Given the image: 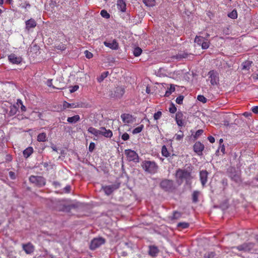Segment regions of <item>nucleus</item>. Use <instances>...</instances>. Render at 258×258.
Segmentation results:
<instances>
[{"label": "nucleus", "instance_id": "864d4df0", "mask_svg": "<svg viewBox=\"0 0 258 258\" xmlns=\"http://www.w3.org/2000/svg\"><path fill=\"white\" fill-rule=\"evenodd\" d=\"M71 186L70 185H67L63 189V191L65 193H69L71 191Z\"/></svg>", "mask_w": 258, "mask_h": 258}, {"label": "nucleus", "instance_id": "37998d69", "mask_svg": "<svg viewBox=\"0 0 258 258\" xmlns=\"http://www.w3.org/2000/svg\"><path fill=\"white\" fill-rule=\"evenodd\" d=\"M215 256V253L214 252H208L205 254L204 257L205 258H213Z\"/></svg>", "mask_w": 258, "mask_h": 258}, {"label": "nucleus", "instance_id": "b1692460", "mask_svg": "<svg viewBox=\"0 0 258 258\" xmlns=\"http://www.w3.org/2000/svg\"><path fill=\"white\" fill-rule=\"evenodd\" d=\"M33 153V149L31 147H29L23 151V155L25 158H27Z\"/></svg>", "mask_w": 258, "mask_h": 258}, {"label": "nucleus", "instance_id": "c9c22d12", "mask_svg": "<svg viewBox=\"0 0 258 258\" xmlns=\"http://www.w3.org/2000/svg\"><path fill=\"white\" fill-rule=\"evenodd\" d=\"M230 176L231 178L233 180H234L236 182H238L239 181H240V177H239V174L238 173H236L234 174L231 173Z\"/></svg>", "mask_w": 258, "mask_h": 258}, {"label": "nucleus", "instance_id": "774afa93", "mask_svg": "<svg viewBox=\"0 0 258 258\" xmlns=\"http://www.w3.org/2000/svg\"><path fill=\"white\" fill-rule=\"evenodd\" d=\"M252 77L253 79L258 80V73L253 74Z\"/></svg>", "mask_w": 258, "mask_h": 258}, {"label": "nucleus", "instance_id": "a878e982", "mask_svg": "<svg viewBox=\"0 0 258 258\" xmlns=\"http://www.w3.org/2000/svg\"><path fill=\"white\" fill-rule=\"evenodd\" d=\"M175 86L173 84H171L170 87L168 88L167 90H166L165 94V96H169L172 94V93L175 91Z\"/></svg>", "mask_w": 258, "mask_h": 258}, {"label": "nucleus", "instance_id": "a18cd8bd", "mask_svg": "<svg viewBox=\"0 0 258 258\" xmlns=\"http://www.w3.org/2000/svg\"><path fill=\"white\" fill-rule=\"evenodd\" d=\"M79 88V87L78 85H75L73 86H71L70 87V93H72L75 92V91H77Z\"/></svg>", "mask_w": 258, "mask_h": 258}, {"label": "nucleus", "instance_id": "8fccbe9b", "mask_svg": "<svg viewBox=\"0 0 258 258\" xmlns=\"http://www.w3.org/2000/svg\"><path fill=\"white\" fill-rule=\"evenodd\" d=\"M84 53L86 57L87 58L90 59L93 57V54L91 52H89L88 50H85Z\"/></svg>", "mask_w": 258, "mask_h": 258}, {"label": "nucleus", "instance_id": "f257e3e1", "mask_svg": "<svg viewBox=\"0 0 258 258\" xmlns=\"http://www.w3.org/2000/svg\"><path fill=\"white\" fill-rule=\"evenodd\" d=\"M141 166L145 172L150 174L156 173L159 169L157 163L154 161L144 160L142 161Z\"/></svg>", "mask_w": 258, "mask_h": 258}, {"label": "nucleus", "instance_id": "4c0bfd02", "mask_svg": "<svg viewBox=\"0 0 258 258\" xmlns=\"http://www.w3.org/2000/svg\"><path fill=\"white\" fill-rule=\"evenodd\" d=\"M177 110L175 105L173 103H171L169 107V111L171 113H174Z\"/></svg>", "mask_w": 258, "mask_h": 258}, {"label": "nucleus", "instance_id": "bf43d9fd", "mask_svg": "<svg viewBox=\"0 0 258 258\" xmlns=\"http://www.w3.org/2000/svg\"><path fill=\"white\" fill-rule=\"evenodd\" d=\"M46 84L49 87H52L53 88H55V87L52 86V80H47Z\"/></svg>", "mask_w": 258, "mask_h": 258}, {"label": "nucleus", "instance_id": "0eeeda50", "mask_svg": "<svg viewBox=\"0 0 258 258\" xmlns=\"http://www.w3.org/2000/svg\"><path fill=\"white\" fill-rule=\"evenodd\" d=\"M209 77L210 79V83L212 85H217L219 84V74L214 70L211 71L208 73Z\"/></svg>", "mask_w": 258, "mask_h": 258}, {"label": "nucleus", "instance_id": "ea45409f", "mask_svg": "<svg viewBox=\"0 0 258 258\" xmlns=\"http://www.w3.org/2000/svg\"><path fill=\"white\" fill-rule=\"evenodd\" d=\"M55 48L57 50H60V51H63V50H66V45L61 43V44H59L56 45L55 46Z\"/></svg>", "mask_w": 258, "mask_h": 258}, {"label": "nucleus", "instance_id": "473e14b6", "mask_svg": "<svg viewBox=\"0 0 258 258\" xmlns=\"http://www.w3.org/2000/svg\"><path fill=\"white\" fill-rule=\"evenodd\" d=\"M74 104V108H83L86 107L87 105L86 103L82 102H73Z\"/></svg>", "mask_w": 258, "mask_h": 258}, {"label": "nucleus", "instance_id": "412c9836", "mask_svg": "<svg viewBox=\"0 0 258 258\" xmlns=\"http://www.w3.org/2000/svg\"><path fill=\"white\" fill-rule=\"evenodd\" d=\"M88 132L96 137H98L100 135L101 129L97 130L93 127H89L88 129Z\"/></svg>", "mask_w": 258, "mask_h": 258}, {"label": "nucleus", "instance_id": "6ab92c4d", "mask_svg": "<svg viewBox=\"0 0 258 258\" xmlns=\"http://www.w3.org/2000/svg\"><path fill=\"white\" fill-rule=\"evenodd\" d=\"M101 133L100 135L103 136L106 138H110L112 137V132L110 130H106L104 127H100Z\"/></svg>", "mask_w": 258, "mask_h": 258}, {"label": "nucleus", "instance_id": "aec40b11", "mask_svg": "<svg viewBox=\"0 0 258 258\" xmlns=\"http://www.w3.org/2000/svg\"><path fill=\"white\" fill-rule=\"evenodd\" d=\"M117 6L121 12H124L126 11V4L124 0H117Z\"/></svg>", "mask_w": 258, "mask_h": 258}, {"label": "nucleus", "instance_id": "f03ea898", "mask_svg": "<svg viewBox=\"0 0 258 258\" xmlns=\"http://www.w3.org/2000/svg\"><path fill=\"white\" fill-rule=\"evenodd\" d=\"M209 34H207V37L201 36H196L195 38V42L199 46H201L203 49H207L209 47L210 41L208 40Z\"/></svg>", "mask_w": 258, "mask_h": 258}, {"label": "nucleus", "instance_id": "6e6552de", "mask_svg": "<svg viewBox=\"0 0 258 258\" xmlns=\"http://www.w3.org/2000/svg\"><path fill=\"white\" fill-rule=\"evenodd\" d=\"M120 117L125 125L132 124L135 121V118L132 115L128 113L122 114Z\"/></svg>", "mask_w": 258, "mask_h": 258}, {"label": "nucleus", "instance_id": "13d9d810", "mask_svg": "<svg viewBox=\"0 0 258 258\" xmlns=\"http://www.w3.org/2000/svg\"><path fill=\"white\" fill-rule=\"evenodd\" d=\"M9 174L11 179H14L15 178V174L14 172L10 171Z\"/></svg>", "mask_w": 258, "mask_h": 258}, {"label": "nucleus", "instance_id": "338daca9", "mask_svg": "<svg viewBox=\"0 0 258 258\" xmlns=\"http://www.w3.org/2000/svg\"><path fill=\"white\" fill-rule=\"evenodd\" d=\"M179 56L180 57L186 58L187 57V54L184 53L182 54H180Z\"/></svg>", "mask_w": 258, "mask_h": 258}, {"label": "nucleus", "instance_id": "c85d7f7f", "mask_svg": "<svg viewBox=\"0 0 258 258\" xmlns=\"http://www.w3.org/2000/svg\"><path fill=\"white\" fill-rule=\"evenodd\" d=\"M109 74L108 72H104L101 74V75L97 78L98 82L101 83L102 82L105 78H106Z\"/></svg>", "mask_w": 258, "mask_h": 258}, {"label": "nucleus", "instance_id": "20e7f679", "mask_svg": "<svg viewBox=\"0 0 258 258\" xmlns=\"http://www.w3.org/2000/svg\"><path fill=\"white\" fill-rule=\"evenodd\" d=\"M161 187L165 191H172L175 189L173 181L171 180L164 179L160 183Z\"/></svg>", "mask_w": 258, "mask_h": 258}, {"label": "nucleus", "instance_id": "393cba45", "mask_svg": "<svg viewBox=\"0 0 258 258\" xmlns=\"http://www.w3.org/2000/svg\"><path fill=\"white\" fill-rule=\"evenodd\" d=\"M37 140L38 142H44L47 140L46 134L44 133H40L37 136Z\"/></svg>", "mask_w": 258, "mask_h": 258}, {"label": "nucleus", "instance_id": "a211bd4d", "mask_svg": "<svg viewBox=\"0 0 258 258\" xmlns=\"http://www.w3.org/2000/svg\"><path fill=\"white\" fill-rule=\"evenodd\" d=\"M26 29L29 30L31 28H34L36 26L37 23L35 20L30 19L25 22Z\"/></svg>", "mask_w": 258, "mask_h": 258}, {"label": "nucleus", "instance_id": "9b49d317", "mask_svg": "<svg viewBox=\"0 0 258 258\" xmlns=\"http://www.w3.org/2000/svg\"><path fill=\"white\" fill-rule=\"evenodd\" d=\"M253 247V244L252 243H246L238 246L236 247H234L233 249L236 248L239 251H250Z\"/></svg>", "mask_w": 258, "mask_h": 258}, {"label": "nucleus", "instance_id": "603ef678", "mask_svg": "<svg viewBox=\"0 0 258 258\" xmlns=\"http://www.w3.org/2000/svg\"><path fill=\"white\" fill-rule=\"evenodd\" d=\"M95 143H94L93 142L90 143V145L89 146V151L90 152H93V151L95 149Z\"/></svg>", "mask_w": 258, "mask_h": 258}, {"label": "nucleus", "instance_id": "f8f14e48", "mask_svg": "<svg viewBox=\"0 0 258 258\" xmlns=\"http://www.w3.org/2000/svg\"><path fill=\"white\" fill-rule=\"evenodd\" d=\"M194 150L198 155H201L204 149V145L200 142H197L194 145Z\"/></svg>", "mask_w": 258, "mask_h": 258}, {"label": "nucleus", "instance_id": "bb28decb", "mask_svg": "<svg viewBox=\"0 0 258 258\" xmlns=\"http://www.w3.org/2000/svg\"><path fill=\"white\" fill-rule=\"evenodd\" d=\"M62 107L64 109L67 108H75L73 103H69L66 101H64L62 103Z\"/></svg>", "mask_w": 258, "mask_h": 258}, {"label": "nucleus", "instance_id": "052dcab7", "mask_svg": "<svg viewBox=\"0 0 258 258\" xmlns=\"http://www.w3.org/2000/svg\"><path fill=\"white\" fill-rule=\"evenodd\" d=\"M208 139L209 141L211 143H213L215 142V138L212 136L208 137Z\"/></svg>", "mask_w": 258, "mask_h": 258}, {"label": "nucleus", "instance_id": "dca6fc26", "mask_svg": "<svg viewBox=\"0 0 258 258\" xmlns=\"http://www.w3.org/2000/svg\"><path fill=\"white\" fill-rule=\"evenodd\" d=\"M208 172L206 170H202L200 173V180L202 186H205L207 181Z\"/></svg>", "mask_w": 258, "mask_h": 258}, {"label": "nucleus", "instance_id": "39448f33", "mask_svg": "<svg viewBox=\"0 0 258 258\" xmlns=\"http://www.w3.org/2000/svg\"><path fill=\"white\" fill-rule=\"evenodd\" d=\"M125 154L128 161H133L135 163L139 162V155L135 151L131 149L125 150Z\"/></svg>", "mask_w": 258, "mask_h": 258}, {"label": "nucleus", "instance_id": "79ce46f5", "mask_svg": "<svg viewBox=\"0 0 258 258\" xmlns=\"http://www.w3.org/2000/svg\"><path fill=\"white\" fill-rule=\"evenodd\" d=\"M197 99L203 103H206L207 102V99L203 95H198L197 97Z\"/></svg>", "mask_w": 258, "mask_h": 258}, {"label": "nucleus", "instance_id": "e433bc0d", "mask_svg": "<svg viewBox=\"0 0 258 258\" xmlns=\"http://www.w3.org/2000/svg\"><path fill=\"white\" fill-rule=\"evenodd\" d=\"M188 226L189 224L186 222H180L178 223L177 224V227L179 228H181L182 229L187 228V227H188Z\"/></svg>", "mask_w": 258, "mask_h": 258}, {"label": "nucleus", "instance_id": "49530a36", "mask_svg": "<svg viewBox=\"0 0 258 258\" xmlns=\"http://www.w3.org/2000/svg\"><path fill=\"white\" fill-rule=\"evenodd\" d=\"M180 134H176L175 135V139L177 141L181 140L183 137V134L182 133V132L180 131Z\"/></svg>", "mask_w": 258, "mask_h": 258}, {"label": "nucleus", "instance_id": "72a5a7b5", "mask_svg": "<svg viewBox=\"0 0 258 258\" xmlns=\"http://www.w3.org/2000/svg\"><path fill=\"white\" fill-rule=\"evenodd\" d=\"M228 16L233 19H236L237 18V12L236 10H233L231 12L228 14Z\"/></svg>", "mask_w": 258, "mask_h": 258}, {"label": "nucleus", "instance_id": "2eb2a0df", "mask_svg": "<svg viewBox=\"0 0 258 258\" xmlns=\"http://www.w3.org/2000/svg\"><path fill=\"white\" fill-rule=\"evenodd\" d=\"M8 59L13 64H20L22 61V58L17 56L15 54L9 55L8 56Z\"/></svg>", "mask_w": 258, "mask_h": 258}, {"label": "nucleus", "instance_id": "680f3d73", "mask_svg": "<svg viewBox=\"0 0 258 258\" xmlns=\"http://www.w3.org/2000/svg\"><path fill=\"white\" fill-rule=\"evenodd\" d=\"M219 150H220L221 152L223 154H224V153H225V147H224V146L223 145L221 146H220L217 151H218Z\"/></svg>", "mask_w": 258, "mask_h": 258}, {"label": "nucleus", "instance_id": "2f4dec72", "mask_svg": "<svg viewBox=\"0 0 258 258\" xmlns=\"http://www.w3.org/2000/svg\"><path fill=\"white\" fill-rule=\"evenodd\" d=\"M143 128H144V125L141 124L140 126H139L137 127L134 129L132 131V133L134 135L139 134L142 131Z\"/></svg>", "mask_w": 258, "mask_h": 258}, {"label": "nucleus", "instance_id": "6e6d98bb", "mask_svg": "<svg viewBox=\"0 0 258 258\" xmlns=\"http://www.w3.org/2000/svg\"><path fill=\"white\" fill-rule=\"evenodd\" d=\"M252 111L256 114L258 113V106H253L251 109Z\"/></svg>", "mask_w": 258, "mask_h": 258}, {"label": "nucleus", "instance_id": "c756f323", "mask_svg": "<svg viewBox=\"0 0 258 258\" xmlns=\"http://www.w3.org/2000/svg\"><path fill=\"white\" fill-rule=\"evenodd\" d=\"M142 52V50L139 47H137L135 48L133 50V54L136 57L140 56Z\"/></svg>", "mask_w": 258, "mask_h": 258}, {"label": "nucleus", "instance_id": "f3484780", "mask_svg": "<svg viewBox=\"0 0 258 258\" xmlns=\"http://www.w3.org/2000/svg\"><path fill=\"white\" fill-rule=\"evenodd\" d=\"M183 114L181 111H178L175 115V120L177 125L182 126L183 125Z\"/></svg>", "mask_w": 258, "mask_h": 258}, {"label": "nucleus", "instance_id": "4d7b16f0", "mask_svg": "<svg viewBox=\"0 0 258 258\" xmlns=\"http://www.w3.org/2000/svg\"><path fill=\"white\" fill-rule=\"evenodd\" d=\"M53 185L54 186L55 188H58L60 187V183L57 181H53L52 182Z\"/></svg>", "mask_w": 258, "mask_h": 258}, {"label": "nucleus", "instance_id": "5fc2aeb1", "mask_svg": "<svg viewBox=\"0 0 258 258\" xmlns=\"http://www.w3.org/2000/svg\"><path fill=\"white\" fill-rule=\"evenodd\" d=\"M116 91H119L120 92V95H116L117 97H120L122 96V95L124 94V90L121 87L117 88L116 89Z\"/></svg>", "mask_w": 258, "mask_h": 258}, {"label": "nucleus", "instance_id": "a19ab883", "mask_svg": "<svg viewBox=\"0 0 258 258\" xmlns=\"http://www.w3.org/2000/svg\"><path fill=\"white\" fill-rule=\"evenodd\" d=\"M162 112L160 111H158L157 112H156L155 113H154V119L155 120H158L159 118H160V117L162 116Z\"/></svg>", "mask_w": 258, "mask_h": 258}, {"label": "nucleus", "instance_id": "1a4fd4ad", "mask_svg": "<svg viewBox=\"0 0 258 258\" xmlns=\"http://www.w3.org/2000/svg\"><path fill=\"white\" fill-rule=\"evenodd\" d=\"M190 176V173L187 171L182 169H178L176 173V177L177 179L182 180L187 179Z\"/></svg>", "mask_w": 258, "mask_h": 258}, {"label": "nucleus", "instance_id": "ddd939ff", "mask_svg": "<svg viewBox=\"0 0 258 258\" xmlns=\"http://www.w3.org/2000/svg\"><path fill=\"white\" fill-rule=\"evenodd\" d=\"M119 187V185L115 184L102 186V189L107 195H110L115 189Z\"/></svg>", "mask_w": 258, "mask_h": 258}, {"label": "nucleus", "instance_id": "e2e57ef3", "mask_svg": "<svg viewBox=\"0 0 258 258\" xmlns=\"http://www.w3.org/2000/svg\"><path fill=\"white\" fill-rule=\"evenodd\" d=\"M21 110L22 112H25L26 111V107L23 104H22L21 105Z\"/></svg>", "mask_w": 258, "mask_h": 258}, {"label": "nucleus", "instance_id": "69168bd1", "mask_svg": "<svg viewBox=\"0 0 258 258\" xmlns=\"http://www.w3.org/2000/svg\"><path fill=\"white\" fill-rule=\"evenodd\" d=\"M146 92L147 94H150L151 92L150 88L149 86H147L146 89Z\"/></svg>", "mask_w": 258, "mask_h": 258}, {"label": "nucleus", "instance_id": "5701e85b", "mask_svg": "<svg viewBox=\"0 0 258 258\" xmlns=\"http://www.w3.org/2000/svg\"><path fill=\"white\" fill-rule=\"evenodd\" d=\"M80 120V117L79 115H75L72 117H69L67 118V121L70 123H75Z\"/></svg>", "mask_w": 258, "mask_h": 258}, {"label": "nucleus", "instance_id": "4468645a", "mask_svg": "<svg viewBox=\"0 0 258 258\" xmlns=\"http://www.w3.org/2000/svg\"><path fill=\"white\" fill-rule=\"evenodd\" d=\"M22 247L27 254H31L34 252L35 249L34 245L30 242L27 244H23Z\"/></svg>", "mask_w": 258, "mask_h": 258}, {"label": "nucleus", "instance_id": "de8ad7c7", "mask_svg": "<svg viewBox=\"0 0 258 258\" xmlns=\"http://www.w3.org/2000/svg\"><path fill=\"white\" fill-rule=\"evenodd\" d=\"M183 99V96H179L176 98V102L178 104H181L182 103Z\"/></svg>", "mask_w": 258, "mask_h": 258}, {"label": "nucleus", "instance_id": "cd10ccee", "mask_svg": "<svg viewBox=\"0 0 258 258\" xmlns=\"http://www.w3.org/2000/svg\"><path fill=\"white\" fill-rule=\"evenodd\" d=\"M161 153L162 156L165 157H168L170 156V153H169L165 145H164L162 147Z\"/></svg>", "mask_w": 258, "mask_h": 258}, {"label": "nucleus", "instance_id": "58836bf2", "mask_svg": "<svg viewBox=\"0 0 258 258\" xmlns=\"http://www.w3.org/2000/svg\"><path fill=\"white\" fill-rule=\"evenodd\" d=\"M101 16L105 18H109L110 17V15L107 13L106 10H103L100 12Z\"/></svg>", "mask_w": 258, "mask_h": 258}, {"label": "nucleus", "instance_id": "c03bdc74", "mask_svg": "<svg viewBox=\"0 0 258 258\" xmlns=\"http://www.w3.org/2000/svg\"><path fill=\"white\" fill-rule=\"evenodd\" d=\"M181 216V214L180 213L178 212H174L173 214L172 219H177L179 218Z\"/></svg>", "mask_w": 258, "mask_h": 258}, {"label": "nucleus", "instance_id": "9d476101", "mask_svg": "<svg viewBox=\"0 0 258 258\" xmlns=\"http://www.w3.org/2000/svg\"><path fill=\"white\" fill-rule=\"evenodd\" d=\"M104 45L112 50H117L119 48L118 43L115 39H113L111 41H104Z\"/></svg>", "mask_w": 258, "mask_h": 258}, {"label": "nucleus", "instance_id": "09e8293b", "mask_svg": "<svg viewBox=\"0 0 258 258\" xmlns=\"http://www.w3.org/2000/svg\"><path fill=\"white\" fill-rule=\"evenodd\" d=\"M129 138H130V136L126 133L123 134L121 136V139L123 141H127L129 139Z\"/></svg>", "mask_w": 258, "mask_h": 258}, {"label": "nucleus", "instance_id": "f704fd0d", "mask_svg": "<svg viewBox=\"0 0 258 258\" xmlns=\"http://www.w3.org/2000/svg\"><path fill=\"white\" fill-rule=\"evenodd\" d=\"M144 3L148 7H153L155 5V0H143Z\"/></svg>", "mask_w": 258, "mask_h": 258}, {"label": "nucleus", "instance_id": "423d86ee", "mask_svg": "<svg viewBox=\"0 0 258 258\" xmlns=\"http://www.w3.org/2000/svg\"><path fill=\"white\" fill-rule=\"evenodd\" d=\"M105 242V239L102 237L95 238L92 240L90 243V248L94 250L103 244Z\"/></svg>", "mask_w": 258, "mask_h": 258}, {"label": "nucleus", "instance_id": "7ed1b4c3", "mask_svg": "<svg viewBox=\"0 0 258 258\" xmlns=\"http://www.w3.org/2000/svg\"><path fill=\"white\" fill-rule=\"evenodd\" d=\"M29 180L31 183H34L39 187L44 186L46 183L45 179L43 177L40 176L31 175L29 177Z\"/></svg>", "mask_w": 258, "mask_h": 258}, {"label": "nucleus", "instance_id": "7c9ffc66", "mask_svg": "<svg viewBox=\"0 0 258 258\" xmlns=\"http://www.w3.org/2000/svg\"><path fill=\"white\" fill-rule=\"evenodd\" d=\"M200 192L198 191H194L192 195V200L194 203H197L198 201V198Z\"/></svg>", "mask_w": 258, "mask_h": 258}, {"label": "nucleus", "instance_id": "0e129e2a", "mask_svg": "<svg viewBox=\"0 0 258 258\" xmlns=\"http://www.w3.org/2000/svg\"><path fill=\"white\" fill-rule=\"evenodd\" d=\"M16 104L17 106H19L20 105L23 104V102L21 99H18Z\"/></svg>", "mask_w": 258, "mask_h": 258}, {"label": "nucleus", "instance_id": "3c124183", "mask_svg": "<svg viewBox=\"0 0 258 258\" xmlns=\"http://www.w3.org/2000/svg\"><path fill=\"white\" fill-rule=\"evenodd\" d=\"M203 133V130H198L195 133V138H197L199 137Z\"/></svg>", "mask_w": 258, "mask_h": 258}, {"label": "nucleus", "instance_id": "4be33fe9", "mask_svg": "<svg viewBox=\"0 0 258 258\" xmlns=\"http://www.w3.org/2000/svg\"><path fill=\"white\" fill-rule=\"evenodd\" d=\"M158 252H159V250L156 246H149V253L150 255H151L152 256H155L157 255Z\"/></svg>", "mask_w": 258, "mask_h": 258}]
</instances>
